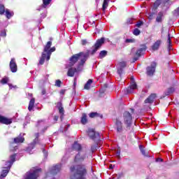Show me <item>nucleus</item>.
<instances>
[{"mask_svg":"<svg viewBox=\"0 0 179 179\" xmlns=\"http://www.w3.org/2000/svg\"><path fill=\"white\" fill-rule=\"evenodd\" d=\"M15 159H16V155H13L10 157V161L6 162V166L4 167V169H7L2 171L1 174L0 176V178H5V177L8 176V173H9V170H10V167H12V165L15 162Z\"/></svg>","mask_w":179,"mask_h":179,"instance_id":"nucleus-3","label":"nucleus"},{"mask_svg":"<svg viewBox=\"0 0 179 179\" xmlns=\"http://www.w3.org/2000/svg\"><path fill=\"white\" fill-rule=\"evenodd\" d=\"M133 34H134V36H139V34H141V30L135 29L133 31Z\"/></svg>","mask_w":179,"mask_h":179,"instance_id":"nucleus-36","label":"nucleus"},{"mask_svg":"<svg viewBox=\"0 0 179 179\" xmlns=\"http://www.w3.org/2000/svg\"><path fill=\"white\" fill-rule=\"evenodd\" d=\"M131 84L129 87L127 88V93H132V90H135L136 89V83L134 80V77H131Z\"/></svg>","mask_w":179,"mask_h":179,"instance_id":"nucleus-11","label":"nucleus"},{"mask_svg":"<svg viewBox=\"0 0 179 179\" xmlns=\"http://www.w3.org/2000/svg\"><path fill=\"white\" fill-rule=\"evenodd\" d=\"M109 169H113V165H110Z\"/></svg>","mask_w":179,"mask_h":179,"instance_id":"nucleus-55","label":"nucleus"},{"mask_svg":"<svg viewBox=\"0 0 179 179\" xmlns=\"http://www.w3.org/2000/svg\"><path fill=\"white\" fill-rule=\"evenodd\" d=\"M162 17H163V12H159L158 13V15H157V18H156V22H162Z\"/></svg>","mask_w":179,"mask_h":179,"instance_id":"nucleus-28","label":"nucleus"},{"mask_svg":"<svg viewBox=\"0 0 179 179\" xmlns=\"http://www.w3.org/2000/svg\"><path fill=\"white\" fill-rule=\"evenodd\" d=\"M54 51H55V47L50 48L48 52H50V54H52Z\"/></svg>","mask_w":179,"mask_h":179,"instance_id":"nucleus-48","label":"nucleus"},{"mask_svg":"<svg viewBox=\"0 0 179 179\" xmlns=\"http://www.w3.org/2000/svg\"><path fill=\"white\" fill-rule=\"evenodd\" d=\"M85 159H86V155L82 154V152H79L75 157L74 162H75V163H76V164H79V163H82V162H83V160H85Z\"/></svg>","mask_w":179,"mask_h":179,"instance_id":"nucleus-8","label":"nucleus"},{"mask_svg":"<svg viewBox=\"0 0 179 179\" xmlns=\"http://www.w3.org/2000/svg\"><path fill=\"white\" fill-rule=\"evenodd\" d=\"M51 45H52V42L48 41L46 45L44 47V52H48L49 50L51 48Z\"/></svg>","mask_w":179,"mask_h":179,"instance_id":"nucleus-24","label":"nucleus"},{"mask_svg":"<svg viewBox=\"0 0 179 179\" xmlns=\"http://www.w3.org/2000/svg\"><path fill=\"white\" fill-rule=\"evenodd\" d=\"M6 16L7 19H10L13 16V12H10L9 9H6Z\"/></svg>","mask_w":179,"mask_h":179,"instance_id":"nucleus-26","label":"nucleus"},{"mask_svg":"<svg viewBox=\"0 0 179 179\" xmlns=\"http://www.w3.org/2000/svg\"><path fill=\"white\" fill-rule=\"evenodd\" d=\"M0 26H1V22H0Z\"/></svg>","mask_w":179,"mask_h":179,"instance_id":"nucleus-60","label":"nucleus"},{"mask_svg":"<svg viewBox=\"0 0 179 179\" xmlns=\"http://www.w3.org/2000/svg\"><path fill=\"white\" fill-rule=\"evenodd\" d=\"M12 119L3 117L0 115V122L1 124H5L6 125H9V124H12Z\"/></svg>","mask_w":179,"mask_h":179,"instance_id":"nucleus-13","label":"nucleus"},{"mask_svg":"<svg viewBox=\"0 0 179 179\" xmlns=\"http://www.w3.org/2000/svg\"><path fill=\"white\" fill-rule=\"evenodd\" d=\"M59 170H61V164L56 165L55 166H53L52 169V174H57Z\"/></svg>","mask_w":179,"mask_h":179,"instance_id":"nucleus-18","label":"nucleus"},{"mask_svg":"<svg viewBox=\"0 0 179 179\" xmlns=\"http://www.w3.org/2000/svg\"><path fill=\"white\" fill-rule=\"evenodd\" d=\"M57 107L59 108V113L64 114V108H62V103L61 102L57 103Z\"/></svg>","mask_w":179,"mask_h":179,"instance_id":"nucleus-25","label":"nucleus"},{"mask_svg":"<svg viewBox=\"0 0 179 179\" xmlns=\"http://www.w3.org/2000/svg\"><path fill=\"white\" fill-rule=\"evenodd\" d=\"M161 1L160 0H157L153 5V9H157L160 6Z\"/></svg>","mask_w":179,"mask_h":179,"instance_id":"nucleus-29","label":"nucleus"},{"mask_svg":"<svg viewBox=\"0 0 179 179\" xmlns=\"http://www.w3.org/2000/svg\"><path fill=\"white\" fill-rule=\"evenodd\" d=\"M41 173V169H31L27 173L24 179H37V177L40 176Z\"/></svg>","mask_w":179,"mask_h":179,"instance_id":"nucleus-4","label":"nucleus"},{"mask_svg":"<svg viewBox=\"0 0 179 179\" xmlns=\"http://www.w3.org/2000/svg\"><path fill=\"white\" fill-rule=\"evenodd\" d=\"M46 53L45 58L47 61H50V58L51 57V53L48 52H45Z\"/></svg>","mask_w":179,"mask_h":179,"instance_id":"nucleus-39","label":"nucleus"},{"mask_svg":"<svg viewBox=\"0 0 179 179\" xmlns=\"http://www.w3.org/2000/svg\"><path fill=\"white\" fill-rule=\"evenodd\" d=\"M174 92V87H170L168 90V94L167 96H169V94H171V93H173Z\"/></svg>","mask_w":179,"mask_h":179,"instance_id":"nucleus-40","label":"nucleus"},{"mask_svg":"<svg viewBox=\"0 0 179 179\" xmlns=\"http://www.w3.org/2000/svg\"><path fill=\"white\" fill-rule=\"evenodd\" d=\"M87 53H85L83 52L73 55L70 58L69 66H73L76 62L78 63V65L77 69L72 67L70 68L67 72V76L72 78L74 76L75 72L82 71V69H83V66L85 65L86 61H87Z\"/></svg>","mask_w":179,"mask_h":179,"instance_id":"nucleus-1","label":"nucleus"},{"mask_svg":"<svg viewBox=\"0 0 179 179\" xmlns=\"http://www.w3.org/2000/svg\"><path fill=\"white\" fill-rule=\"evenodd\" d=\"M156 62H152L151 66L147 68V75H148L149 76H153L155 72L156 71Z\"/></svg>","mask_w":179,"mask_h":179,"instance_id":"nucleus-7","label":"nucleus"},{"mask_svg":"<svg viewBox=\"0 0 179 179\" xmlns=\"http://www.w3.org/2000/svg\"><path fill=\"white\" fill-rule=\"evenodd\" d=\"M8 86H9L10 89H12V84L8 83Z\"/></svg>","mask_w":179,"mask_h":179,"instance_id":"nucleus-52","label":"nucleus"},{"mask_svg":"<svg viewBox=\"0 0 179 179\" xmlns=\"http://www.w3.org/2000/svg\"><path fill=\"white\" fill-rule=\"evenodd\" d=\"M139 149H140L142 155H143L144 156H146V153L145 152V147H143V145H140Z\"/></svg>","mask_w":179,"mask_h":179,"instance_id":"nucleus-35","label":"nucleus"},{"mask_svg":"<svg viewBox=\"0 0 179 179\" xmlns=\"http://www.w3.org/2000/svg\"><path fill=\"white\" fill-rule=\"evenodd\" d=\"M123 119L124 121V124H126L127 127H129L132 121V116L131 115V113H129V112L127 111L124 112L123 114Z\"/></svg>","mask_w":179,"mask_h":179,"instance_id":"nucleus-6","label":"nucleus"},{"mask_svg":"<svg viewBox=\"0 0 179 179\" xmlns=\"http://www.w3.org/2000/svg\"><path fill=\"white\" fill-rule=\"evenodd\" d=\"M88 135L91 139H96V138H99L100 136V134H99V132L94 131L93 129H88Z\"/></svg>","mask_w":179,"mask_h":179,"instance_id":"nucleus-10","label":"nucleus"},{"mask_svg":"<svg viewBox=\"0 0 179 179\" xmlns=\"http://www.w3.org/2000/svg\"><path fill=\"white\" fill-rule=\"evenodd\" d=\"M36 100L34 99V98H32L29 103V107H28V110L29 111H31V110H33L34 107V103H35Z\"/></svg>","mask_w":179,"mask_h":179,"instance_id":"nucleus-21","label":"nucleus"},{"mask_svg":"<svg viewBox=\"0 0 179 179\" xmlns=\"http://www.w3.org/2000/svg\"><path fill=\"white\" fill-rule=\"evenodd\" d=\"M91 150H92V153L94 152H96V150H97V145H92V147H91Z\"/></svg>","mask_w":179,"mask_h":179,"instance_id":"nucleus-42","label":"nucleus"},{"mask_svg":"<svg viewBox=\"0 0 179 179\" xmlns=\"http://www.w3.org/2000/svg\"><path fill=\"white\" fill-rule=\"evenodd\" d=\"M33 146H34V143H32L29 145L27 150H30V149H33Z\"/></svg>","mask_w":179,"mask_h":179,"instance_id":"nucleus-49","label":"nucleus"},{"mask_svg":"<svg viewBox=\"0 0 179 179\" xmlns=\"http://www.w3.org/2000/svg\"><path fill=\"white\" fill-rule=\"evenodd\" d=\"M142 24H143V22L142 21H140L136 24V27H140L141 26H142Z\"/></svg>","mask_w":179,"mask_h":179,"instance_id":"nucleus-46","label":"nucleus"},{"mask_svg":"<svg viewBox=\"0 0 179 179\" xmlns=\"http://www.w3.org/2000/svg\"><path fill=\"white\" fill-rule=\"evenodd\" d=\"M82 149V145L79 144L78 142H75L73 145V150H76L77 152H79Z\"/></svg>","mask_w":179,"mask_h":179,"instance_id":"nucleus-17","label":"nucleus"},{"mask_svg":"<svg viewBox=\"0 0 179 179\" xmlns=\"http://www.w3.org/2000/svg\"><path fill=\"white\" fill-rule=\"evenodd\" d=\"M8 82L9 78L8 77H4L1 80V83H2V85H6V83H8Z\"/></svg>","mask_w":179,"mask_h":179,"instance_id":"nucleus-30","label":"nucleus"},{"mask_svg":"<svg viewBox=\"0 0 179 179\" xmlns=\"http://www.w3.org/2000/svg\"><path fill=\"white\" fill-rule=\"evenodd\" d=\"M44 8L47 6L48 5H50V3L51 2V0H43Z\"/></svg>","mask_w":179,"mask_h":179,"instance_id":"nucleus-38","label":"nucleus"},{"mask_svg":"<svg viewBox=\"0 0 179 179\" xmlns=\"http://www.w3.org/2000/svg\"><path fill=\"white\" fill-rule=\"evenodd\" d=\"M148 19L150 20H152V14H148Z\"/></svg>","mask_w":179,"mask_h":179,"instance_id":"nucleus-51","label":"nucleus"},{"mask_svg":"<svg viewBox=\"0 0 179 179\" xmlns=\"http://www.w3.org/2000/svg\"><path fill=\"white\" fill-rule=\"evenodd\" d=\"M44 59H45V53L42 54V57L39 61V64L41 65H43V64H44Z\"/></svg>","mask_w":179,"mask_h":179,"instance_id":"nucleus-33","label":"nucleus"},{"mask_svg":"<svg viewBox=\"0 0 179 179\" xmlns=\"http://www.w3.org/2000/svg\"><path fill=\"white\" fill-rule=\"evenodd\" d=\"M55 86H57V87H61V80H57L55 82Z\"/></svg>","mask_w":179,"mask_h":179,"instance_id":"nucleus-41","label":"nucleus"},{"mask_svg":"<svg viewBox=\"0 0 179 179\" xmlns=\"http://www.w3.org/2000/svg\"><path fill=\"white\" fill-rule=\"evenodd\" d=\"M106 55H107V51L102 50L99 53V58H104V57H106Z\"/></svg>","mask_w":179,"mask_h":179,"instance_id":"nucleus-32","label":"nucleus"},{"mask_svg":"<svg viewBox=\"0 0 179 179\" xmlns=\"http://www.w3.org/2000/svg\"><path fill=\"white\" fill-rule=\"evenodd\" d=\"M99 113H90V118H94L95 117H98Z\"/></svg>","mask_w":179,"mask_h":179,"instance_id":"nucleus-37","label":"nucleus"},{"mask_svg":"<svg viewBox=\"0 0 179 179\" xmlns=\"http://www.w3.org/2000/svg\"><path fill=\"white\" fill-rule=\"evenodd\" d=\"M81 44L82 45H86V44H87V41L86 39H83L81 41Z\"/></svg>","mask_w":179,"mask_h":179,"instance_id":"nucleus-44","label":"nucleus"},{"mask_svg":"<svg viewBox=\"0 0 179 179\" xmlns=\"http://www.w3.org/2000/svg\"><path fill=\"white\" fill-rule=\"evenodd\" d=\"M10 69L13 73L17 71V64H16V60L14 58L11 59L10 62Z\"/></svg>","mask_w":179,"mask_h":179,"instance_id":"nucleus-9","label":"nucleus"},{"mask_svg":"<svg viewBox=\"0 0 179 179\" xmlns=\"http://www.w3.org/2000/svg\"><path fill=\"white\" fill-rule=\"evenodd\" d=\"M0 36L1 37H6V31H3L1 34Z\"/></svg>","mask_w":179,"mask_h":179,"instance_id":"nucleus-45","label":"nucleus"},{"mask_svg":"<svg viewBox=\"0 0 179 179\" xmlns=\"http://www.w3.org/2000/svg\"><path fill=\"white\" fill-rule=\"evenodd\" d=\"M127 66V62H120L117 64V73L121 75L122 73V68H125Z\"/></svg>","mask_w":179,"mask_h":179,"instance_id":"nucleus-14","label":"nucleus"},{"mask_svg":"<svg viewBox=\"0 0 179 179\" xmlns=\"http://www.w3.org/2000/svg\"><path fill=\"white\" fill-rule=\"evenodd\" d=\"M167 43H169V50H171V37H170V34H169V35H168Z\"/></svg>","mask_w":179,"mask_h":179,"instance_id":"nucleus-34","label":"nucleus"},{"mask_svg":"<svg viewBox=\"0 0 179 179\" xmlns=\"http://www.w3.org/2000/svg\"><path fill=\"white\" fill-rule=\"evenodd\" d=\"M105 39L104 38H101L100 39H98L94 46V49L92 50V54L96 53L97 50L100 48L104 44Z\"/></svg>","mask_w":179,"mask_h":179,"instance_id":"nucleus-5","label":"nucleus"},{"mask_svg":"<svg viewBox=\"0 0 179 179\" xmlns=\"http://www.w3.org/2000/svg\"><path fill=\"white\" fill-rule=\"evenodd\" d=\"M71 171H73L74 174L71 176V179H86V168L84 165H77L76 166L71 167Z\"/></svg>","mask_w":179,"mask_h":179,"instance_id":"nucleus-2","label":"nucleus"},{"mask_svg":"<svg viewBox=\"0 0 179 179\" xmlns=\"http://www.w3.org/2000/svg\"><path fill=\"white\" fill-rule=\"evenodd\" d=\"M60 94H65V90H62L60 91Z\"/></svg>","mask_w":179,"mask_h":179,"instance_id":"nucleus-50","label":"nucleus"},{"mask_svg":"<svg viewBox=\"0 0 179 179\" xmlns=\"http://www.w3.org/2000/svg\"><path fill=\"white\" fill-rule=\"evenodd\" d=\"M177 10H178V13H179V7L178 8Z\"/></svg>","mask_w":179,"mask_h":179,"instance_id":"nucleus-56","label":"nucleus"},{"mask_svg":"<svg viewBox=\"0 0 179 179\" xmlns=\"http://www.w3.org/2000/svg\"><path fill=\"white\" fill-rule=\"evenodd\" d=\"M108 2H110V0H103V3L102 6L103 10H105L107 9V7L108 6Z\"/></svg>","mask_w":179,"mask_h":179,"instance_id":"nucleus-27","label":"nucleus"},{"mask_svg":"<svg viewBox=\"0 0 179 179\" xmlns=\"http://www.w3.org/2000/svg\"><path fill=\"white\" fill-rule=\"evenodd\" d=\"M145 52H146V45H142L136 51V55L141 57V55H143Z\"/></svg>","mask_w":179,"mask_h":179,"instance_id":"nucleus-12","label":"nucleus"},{"mask_svg":"<svg viewBox=\"0 0 179 179\" xmlns=\"http://www.w3.org/2000/svg\"><path fill=\"white\" fill-rule=\"evenodd\" d=\"M100 1V0H96V1Z\"/></svg>","mask_w":179,"mask_h":179,"instance_id":"nucleus-59","label":"nucleus"},{"mask_svg":"<svg viewBox=\"0 0 179 179\" xmlns=\"http://www.w3.org/2000/svg\"><path fill=\"white\" fill-rule=\"evenodd\" d=\"M134 61H138V58H137V57H135V58H134Z\"/></svg>","mask_w":179,"mask_h":179,"instance_id":"nucleus-54","label":"nucleus"},{"mask_svg":"<svg viewBox=\"0 0 179 179\" xmlns=\"http://www.w3.org/2000/svg\"><path fill=\"white\" fill-rule=\"evenodd\" d=\"M36 137L38 138V134H36Z\"/></svg>","mask_w":179,"mask_h":179,"instance_id":"nucleus-57","label":"nucleus"},{"mask_svg":"<svg viewBox=\"0 0 179 179\" xmlns=\"http://www.w3.org/2000/svg\"><path fill=\"white\" fill-rule=\"evenodd\" d=\"M135 39H126V43H134Z\"/></svg>","mask_w":179,"mask_h":179,"instance_id":"nucleus-47","label":"nucleus"},{"mask_svg":"<svg viewBox=\"0 0 179 179\" xmlns=\"http://www.w3.org/2000/svg\"><path fill=\"white\" fill-rule=\"evenodd\" d=\"M116 126H117V131L122 132V123L120 120L116 121Z\"/></svg>","mask_w":179,"mask_h":179,"instance_id":"nucleus-19","label":"nucleus"},{"mask_svg":"<svg viewBox=\"0 0 179 179\" xmlns=\"http://www.w3.org/2000/svg\"><path fill=\"white\" fill-rule=\"evenodd\" d=\"M156 97H157V96L155 94H152L148 98H147L145 100V104H148V103L152 104V103H153V101H155Z\"/></svg>","mask_w":179,"mask_h":179,"instance_id":"nucleus-15","label":"nucleus"},{"mask_svg":"<svg viewBox=\"0 0 179 179\" xmlns=\"http://www.w3.org/2000/svg\"><path fill=\"white\" fill-rule=\"evenodd\" d=\"M81 124L83 125H85V124H87V115H86L85 113H83L81 117Z\"/></svg>","mask_w":179,"mask_h":179,"instance_id":"nucleus-23","label":"nucleus"},{"mask_svg":"<svg viewBox=\"0 0 179 179\" xmlns=\"http://www.w3.org/2000/svg\"><path fill=\"white\" fill-rule=\"evenodd\" d=\"M24 142V137L18 136L14 138V143H23Z\"/></svg>","mask_w":179,"mask_h":179,"instance_id":"nucleus-20","label":"nucleus"},{"mask_svg":"<svg viewBox=\"0 0 179 179\" xmlns=\"http://www.w3.org/2000/svg\"><path fill=\"white\" fill-rule=\"evenodd\" d=\"M129 23H130V24H132V22H130Z\"/></svg>","mask_w":179,"mask_h":179,"instance_id":"nucleus-58","label":"nucleus"},{"mask_svg":"<svg viewBox=\"0 0 179 179\" xmlns=\"http://www.w3.org/2000/svg\"><path fill=\"white\" fill-rule=\"evenodd\" d=\"M91 150H92V153L94 152H96V150H97V145H92V147H91Z\"/></svg>","mask_w":179,"mask_h":179,"instance_id":"nucleus-43","label":"nucleus"},{"mask_svg":"<svg viewBox=\"0 0 179 179\" xmlns=\"http://www.w3.org/2000/svg\"><path fill=\"white\" fill-rule=\"evenodd\" d=\"M92 83H93V80L92 79L88 80V81L84 86V89H85L86 90H89V89L92 87Z\"/></svg>","mask_w":179,"mask_h":179,"instance_id":"nucleus-22","label":"nucleus"},{"mask_svg":"<svg viewBox=\"0 0 179 179\" xmlns=\"http://www.w3.org/2000/svg\"><path fill=\"white\" fill-rule=\"evenodd\" d=\"M55 121H57V120H58V117H57V116H55Z\"/></svg>","mask_w":179,"mask_h":179,"instance_id":"nucleus-53","label":"nucleus"},{"mask_svg":"<svg viewBox=\"0 0 179 179\" xmlns=\"http://www.w3.org/2000/svg\"><path fill=\"white\" fill-rule=\"evenodd\" d=\"M160 44H162V41L160 40L157 41L154 43V45L152 46L153 51H156L157 50H159V47H160Z\"/></svg>","mask_w":179,"mask_h":179,"instance_id":"nucleus-16","label":"nucleus"},{"mask_svg":"<svg viewBox=\"0 0 179 179\" xmlns=\"http://www.w3.org/2000/svg\"><path fill=\"white\" fill-rule=\"evenodd\" d=\"M6 10H5V6L0 4V15H3Z\"/></svg>","mask_w":179,"mask_h":179,"instance_id":"nucleus-31","label":"nucleus"}]
</instances>
